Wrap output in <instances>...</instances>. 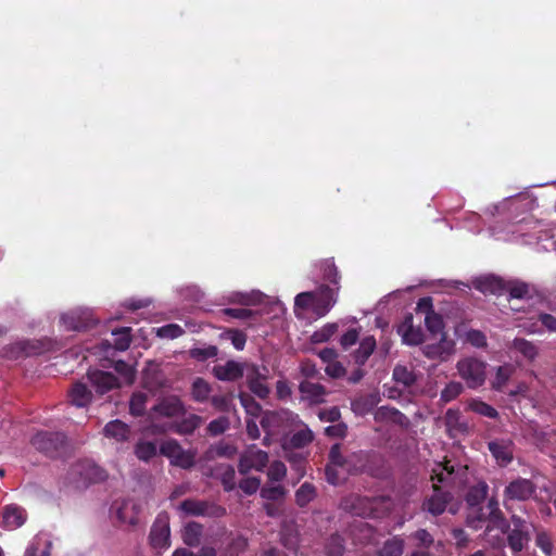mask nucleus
Returning <instances> with one entry per match:
<instances>
[{
	"label": "nucleus",
	"instance_id": "10",
	"mask_svg": "<svg viewBox=\"0 0 556 556\" xmlns=\"http://www.w3.org/2000/svg\"><path fill=\"white\" fill-rule=\"evenodd\" d=\"M31 444L46 455L56 457L65 448L66 437L63 432L39 431L33 437Z\"/></svg>",
	"mask_w": 556,
	"mask_h": 556
},
{
	"label": "nucleus",
	"instance_id": "28",
	"mask_svg": "<svg viewBox=\"0 0 556 556\" xmlns=\"http://www.w3.org/2000/svg\"><path fill=\"white\" fill-rule=\"evenodd\" d=\"M475 287L483 293L502 294L506 289V282L496 276H485L478 278Z\"/></svg>",
	"mask_w": 556,
	"mask_h": 556
},
{
	"label": "nucleus",
	"instance_id": "44",
	"mask_svg": "<svg viewBox=\"0 0 556 556\" xmlns=\"http://www.w3.org/2000/svg\"><path fill=\"white\" fill-rule=\"evenodd\" d=\"M404 551V540L400 536H393L387 540L379 549V556H402Z\"/></svg>",
	"mask_w": 556,
	"mask_h": 556
},
{
	"label": "nucleus",
	"instance_id": "43",
	"mask_svg": "<svg viewBox=\"0 0 556 556\" xmlns=\"http://www.w3.org/2000/svg\"><path fill=\"white\" fill-rule=\"evenodd\" d=\"M182 417L175 426V431L180 434H190L202 424V418L195 414L184 415Z\"/></svg>",
	"mask_w": 556,
	"mask_h": 556
},
{
	"label": "nucleus",
	"instance_id": "36",
	"mask_svg": "<svg viewBox=\"0 0 556 556\" xmlns=\"http://www.w3.org/2000/svg\"><path fill=\"white\" fill-rule=\"evenodd\" d=\"M444 424L451 437L463 433L467 429V426L462 420L460 413L457 409L450 408L446 410L444 416Z\"/></svg>",
	"mask_w": 556,
	"mask_h": 556
},
{
	"label": "nucleus",
	"instance_id": "56",
	"mask_svg": "<svg viewBox=\"0 0 556 556\" xmlns=\"http://www.w3.org/2000/svg\"><path fill=\"white\" fill-rule=\"evenodd\" d=\"M337 329H338L337 324L328 323L312 334L311 341L313 343L327 342L337 332Z\"/></svg>",
	"mask_w": 556,
	"mask_h": 556
},
{
	"label": "nucleus",
	"instance_id": "38",
	"mask_svg": "<svg viewBox=\"0 0 556 556\" xmlns=\"http://www.w3.org/2000/svg\"><path fill=\"white\" fill-rule=\"evenodd\" d=\"M490 517L486 525V532H491L493 529L504 530L506 520L502 516L498 509V503L495 500H490L488 504Z\"/></svg>",
	"mask_w": 556,
	"mask_h": 556
},
{
	"label": "nucleus",
	"instance_id": "48",
	"mask_svg": "<svg viewBox=\"0 0 556 556\" xmlns=\"http://www.w3.org/2000/svg\"><path fill=\"white\" fill-rule=\"evenodd\" d=\"M266 295L261 291L253 290L251 292H236L231 295L230 300L243 305H254L264 302Z\"/></svg>",
	"mask_w": 556,
	"mask_h": 556
},
{
	"label": "nucleus",
	"instance_id": "63",
	"mask_svg": "<svg viewBox=\"0 0 556 556\" xmlns=\"http://www.w3.org/2000/svg\"><path fill=\"white\" fill-rule=\"evenodd\" d=\"M155 330L157 337L163 339H176L184 333V329L176 324H168L162 327H159Z\"/></svg>",
	"mask_w": 556,
	"mask_h": 556
},
{
	"label": "nucleus",
	"instance_id": "14",
	"mask_svg": "<svg viewBox=\"0 0 556 556\" xmlns=\"http://www.w3.org/2000/svg\"><path fill=\"white\" fill-rule=\"evenodd\" d=\"M267 464L268 453L252 444L241 453L238 468L241 475H247L251 470L263 471Z\"/></svg>",
	"mask_w": 556,
	"mask_h": 556
},
{
	"label": "nucleus",
	"instance_id": "20",
	"mask_svg": "<svg viewBox=\"0 0 556 556\" xmlns=\"http://www.w3.org/2000/svg\"><path fill=\"white\" fill-rule=\"evenodd\" d=\"M87 377L96 392L101 395L121 387L118 379L112 372L91 369Z\"/></svg>",
	"mask_w": 556,
	"mask_h": 556
},
{
	"label": "nucleus",
	"instance_id": "64",
	"mask_svg": "<svg viewBox=\"0 0 556 556\" xmlns=\"http://www.w3.org/2000/svg\"><path fill=\"white\" fill-rule=\"evenodd\" d=\"M326 552L328 556H342L344 552L343 539L338 534L331 535L327 543Z\"/></svg>",
	"mask_w": 556,
	"mask_h": 556
},
{
	"label": "nucleus",
	"instance_id": "27",
	"mask_svg": "<svg viewBox=\"0 0 556 556\" xmlns=\"http://www.w3.org/2000/svg\"><path fill=\"white\" fill-rule=\"evenodd\" d=\"M299 389L302 397L308 401L311 404H319L325 401L326 390L319 383L305 380L300 383Z\"/></svg>",
	"mask_w": 556,
	"mask_h": 556
},
{
	"label": "nucleus",
	"instance_id": "54",
	"mask_svg": "<svg viewBox=\"0 0 556 556\" xmlns=\"http://www.w3.org/2000/svg\"><path fill=\"white\" fill-rule=\"evenodd\" d=\"M453 472L454 468L448 463H435L432 468L431 480L439 483L446 482Z\"/></svg>",
	"mask_w": 556,
	"mask_h": 556
},
{
	"label": "nucleus",
	"instance_id": "41",
	"mask_svg": "<svg viewBox=\"0 0 556 556\" xmlns=\"http://www.w3.org/2000/svg\"><path fill=\"white\" fill-rule=\"evenodd\" d=\"M178 509L187 516H204L207 514L208 505L203 501L185 500Z\"/></svg>",
	"mask_w": 556,
	"mask_h": 556
},
{
	"label": "nucleus",
	"instance_id": "15",
	"mask_svg": "<svg viewBox=\"0 0 556 556\" xmlns=\"http://www.w3.org/2000/svg\"><path fill=\"white\" fill-rule=\"evenodd\" d=\"M150 544L157 552L166 551L170 545L169 517L161 513L155 518L150 531Z\"/></svg>",
	"mask_w": 556,
	"mask_h": 556
},
{
	"label": "nucleus",
	"instance_id": "6",
	"mask_svg": "<svg viewBox=\"0 0 556 556\" xmlns=\"http://www.w3.org/2000/svg\"><path fill=\"white\" fill-rule=\"evenodd\" d=\"M105 478L106 472L90 459L75 463L67 473L68 482L76 489L86 488L89 483L100 482Z\"/></svg>",
	"mask_w": 556,
	"mask_h": 556
},
{
	"label": "nucleus",
	"instance_id": "46",
	"mask_svg": "<svg viewBox=\"0 0 556 556\" xmlns=\"http://www.w3.org/2000/svg\"><path fill=\"white\" fill-rule=\"evenodd\" d=\"M350 466L339 467L338 465H327L325 469L326 479L330 484L337 485L345 479L348 472H352Z\"/></svg>",
	"mask_w": 556,
	"mask_h": 556
},
{
	"label": "nucleus",
	"instance_id": "31",
	"mask_svg": "<svg viewBox=\"0 0 556 556\" xmlns=\"http://www.w3.org/2000/svg\"><path fill=\"white\" fill-rule=\"evenodd\" d=\"M455 333L464 342L469 343L476 349H483L488 344L485 334L480 330L463 329L462 327H457L455 329Z\"/></svg>",
	"mask_w": 556,
	"mask_h": 556
},
{
	"label": "nucleus",
	"instance_id": "16",
	"mask_svg": "<svg viewBox=\"0 0 556 556\" xmlns=\"http://www.w3.org/2000/svg\"><path fill=\"white\" fill-rule=\"evenodd\" d=\"M185 405L176 395H169L161 399L150 413L152 421L159 418H179L185 415Z\"/></svg>",
	"mask_w": 556,
	"mask_h": 556
},
{
	"label": "nucleus",
	"instance_id": "11",
	"mask_svg": "<svg viewBox=\"0 0 556 556\" xmlns=\"http://www.w3.org/2000/svg\"><path fill=\"white\" fill-rule=\"evenodd\" d=\"M162 455L170 460V464L184 469H189L194 465L195 452L184 450L174 439L165 440L160 445Z\"/></svg>",
	"mask_w": 556,
	"mask_h": 556
},
{
	"label": "nucleus",
	"instance_id": "1",
	"mask_svg": "<svg viewBox=\"0 0 556 556\" xmlns=\"http://www.w3.org/2000/svg\"><path fill=\"white\" fill-rule=\"evenodd\" d=\"M338 301V288L323 283L314 291L301 292L294 298V315L299 319L309 316L321 318L326 316Z\"/></svg>",
	"mask_w": 556,
	"mask_h": 556
},
{
	"label": "nucleus",
	"instance_id": "58",
	"mask_svg": "<svg viewBox=\"0 0 556 556\" xmlns=\"http://www.w3.org/2000/svg\"><path fill=\"white\" fill-rule=\"evenodd\" d=\"M222 338L229 340L233 348L241 351L245 346L247 336L244 332L236 329H229L222 333Z\"/></svg>",
	"mask_w": 556,
	"mask_h": 556
},
{
	"label": "nucleus",
	"instance_id": "61",
	"mask_svg": "<svg viewBox=\"0 0 556 556\" xmlns=\"http://www.w3.org/2000/svg\"><path fill=\"white\" fill-rule=\"evenodd\" d=\"M505 291L513 299H523L529 294V286L521 281H509L506 283Z\"/></svg>",
	"mask_w": 556,
	"mask_h": 556
},
{
	"label": "nucleus",
	"instance_id": "33",
	"mask_svg": "<svg viewBox=\"0 0 556 556\" xmlns=\"http://www.w3.org/2000/svg\"><path fill=\"white\" fill-rule=\"evenodd\" d=\"M70 401L76 407H86L90 404L92 393L85 383L76 382L70 393Z\"/></svg>",
	"mask_w": 556,
	"mask_h": 556
},
{
	"label": "nucleus",
	"instance_id": "35",
	"mask_svg": "<svg viewBox=\"0 0 556 556\" xmlns=\"http://www.w3.org/2000/svg\"><path fill=\"white\" fill-rule=\"evenodd\" d=\"M515 372V366L504 364L495 368L494 377L491 380V388L495 391H503L509 379Z\"/></svg>",
	"mask_w": 556,
	"mask_h": 556
},
{
	"label": "nucleus",
	"instance_id": "8",
	"mask_svg": "<svg viewBox=\"0 0 556 556\" xmlns=\"http://www.w3.org/2000/svg\"><path fill=\"white\" fill-rule=\"evenodd\" d=\"M488 364L473 356L460 358L456 364L459 377L469 389L482 387L486 379Z\"/></svg>",
	"mask_w": 556,
	"mask_h": 556
},
{
	"label": "nucleus",
	"instance_id": "5",
	"mask_svg": "<svg viewBox=\"0 0 556 556\" xmlns=\"http://www.w3.org/2000/svg\"><path fill=\"white\" fill-rule=\"evenodd\" d=\"M289 431L293 432L292 435L289 439L286 437L281 443L285 452H287L290 447L303 448L314 440L313 431L299 417L298 421L292 424V427ZM286 457L291 463L292 467L298 471L299 476L303 477V456L296 453H286Z\"/></svg>",
	"mask_w": 556,
	"mask_h": 556
},
{
	"label": "nucleus",
	"instance_id": "60",
	"mask_svg": "<svg viewBox=\"0 0 556 556\" xmlns=\"http://www.w3.org/2000/svg\"><path fill=\"white\" fill-rule=\"evenodd\" d=\"M463 390L464 387L460 382L451 381L441 391V401L444 403H448L455 400L463 392Z\"/></svg>",
	"mask_w": 556,
	"mask_h": 556
},
{
	"label": "nucleus",
	"instance_id": "17",
	"mask_svg": "<svg viewBox=\"0 0 556 556\" xmlns=\"http://www.w3.org/2000/svg\"><path fill=\"white\" fill-rule=\"evenodd\" d=\"M60 321L65 330H81L89 327L94 319L89 308L78 307L61 315Z\"/></svg>",
	"mask_w": 556,
	"mask_h": 556
},
{
	"label": "nucleus",
	"instance_id": "40",
	"mask_svg": "<svg viewBox=\"0 0 556 556\" xmlns=\"http://www.w3.org/2000/svg\"><path fill=\"white\" fill-rule=\"evenodd\" d=\"M376 349V339L372 336L365 337L354 354L358 365H364Z\"/></svg>",
	"mask_w": 556,
	"mask_h": 556
},
{
	"label": "nucleus",
	"instance_id": "50",
	"mask_svg": "<svg viewBox=\"0 0 556 556\" xmlns=\"http://www.w3.org/2000/svg\"><path fill=\"white\" fill-rule=\"evenodd\" d=\"M425 325L430 333L433 336H445L444 333V323L441 315L435 312H428L425 316Z\"/></svg>",
	"mask_w": 556,
	"mask_h": 556
},
{
	"label": "nucleus",
	"instance_id": "30",
	"mask_svg": "<svg viewBox=\"0 0 556 556\" xmlns=\"http://www.w3.org/2000/svg\"><path fill=\"white\" fill-rule=\"evenodd\" d=\"M214 375L218 380L231 381L243 375V368L240 363L229 361L224 365L215 366Z\"/></svg>",
	"mask_w": 556,
	"mask_h": 556
},
{
	"label": "nucleus",
	"instance_id": "51",
	"mask_svg": "<svg viewBox=\"0 0 556 556\" xmlns=\"http://www.w3.org/2000/svg\"><path fill=\"white\" fill-rule=\"evenodd\" d=\"M315 497L316 489L308 482H304L295 492V502L300 507H305Z\"/></svg>",
	"mask_w": 556,
	"mask_h": 556
},
{
	"label": "nucleus",
	"instance_id": "2",
	"mask_svg": "<svg viewBox=\"0 0 556 556\" xmlns=\"http://www.w3.org/2000/svg\"><path fill=\"white\" fill-rule=\"evenodd\" d=\"M491 235L498 240L521 242L525 244L552 239V245L556 249V233L552 232L551 229L543 228L542 223L533 217L511 220L506 229L493 227L491 228Z\"/></svg>",
	"mask_w": 556,
	"mask_h": 556
},
{
	"label": "nucleus",
	"instance_id": "39",
	"mask_svg": "<svg viewBox=\"0 0 556 556\" xmlns=\"http://www.w3.org/2000/svg\"><path fill=\"white\" fill-rule=\"evenodd\" d=\"M466 407L467 409L486 418L496 419L498 417V412L480 399H470L467 401Z\"/></svg>",
	"mask_w": 556,
	"mask_h": 556
},
{
	"label": "nucleus",
	"instance_id": "47",
	"mask_svg": "<svg viewBox=\"0 0 556 556\" xmlns=\"http://www.w3.org/2000/svg\"><path fill=\"white\" fill-rule=\"evenodd\" d=\"M157 446L152 441H139L135 446V455L142 462H149L156 456Z\"/></svg>",
	"mask_w": 556,
	"mask_h": 556
},
{
	"label": "nucleus",
	"instance_id": "18",
	"mask_svg": "<svg viewBox=\"0 0 556 556\" xmlns=\"http://www.w3.org/2000/svg\"><path fill=\"white\" fill-rule=\"evenodd\" d=\"M535 493V485L529 479L518 478L511 481L504 492L505 505L508 501H527Z\"/></svg>",
	"mask_w": 556,
	"mask_h": 556
},
{
	"label": "nucleus",
	"instance_id": "23",
	"mask_svg": "<svg viewBox=\"0 0 556 556\" xmlns=\"http://www.w3.org/2000/svg\"><path fill=\"white\" fill-rule=\"evenodd\" d=\"M397 333L401 336L403 343L407 345H418L424 339L421 329L414 327L412 316H407L399 326Z\"/></svg>",
	"mask_w": 556,
	"mask_h": 556
},
{
	"label": "nucleus",
	"instance_id": "26",
	"mask_svg": "<svg viewBox=\"0 0 556 556\" xmlns=\"http://www.w3.org/2000/svg\"><path fill=\"white\" fill-rule=\"evenodd\" d=\"M376 422H387L400 426L407 425L408 420L400 410L394 407L381 406L374 413Z\"/></svg>",
	"mask_w": 556,
	"mask_h": 556
},
{
	"label": "nucleus",
	"instance_id": "45",
	"mask_svg": "<svg viewBox=\"0 0 556 556\" xmlns=\"http://www.w3.org/2000/svg\"><path fill=\"white\" fill-rule=\"evenodd\" d=\"M377 403L376 395L359 396L351 402L352 410L358 415L364 416L368 414Z\"/></svg>",
	"mask_w": 556,
	"mask_h": 556
},
{
	"label": "nucleus",
	"instance_id": "29",
	"mask_svg": "<svg viewBox=\"0 0 556 556\" xmlns=\"http://www.w3.org/2000/svg\"><path fill=\"white\" fill-rule=\"evenodd\" d=\"M106 438L114 439L116 442H125L130 437V428L119 419L108 422L103 429Z\"/></svg>",
	"mask_w": 556,
	"mask_h": 556
},
{
	"label": "nucleus",
	"instance_id": "34",
	"mask_svg": "<svg viewBox=\"0 0 556 556\" xmlns=\"http://www.w3.org/2000/svg\"><path fill=\"white\" fill-rule=\"evenodd\" d=\"M448 501V494L442 492L435 483H433V494L425 503V508L432 515H440L445 510L446 503Z\"/></svg>",
	"mask_w": 556,
	"mask_h": 556
},
{
	"label": "nucleus",
	"instance_id": "12",
	"mask_svg": "<svg viewBox=\"0 0 556 556\" xmlns=\"http://www.w3.org/2000/svg\"><path fill=\"white\" fill-rule=\"evenodd\" d=\"M535 206V199L527 193L522 192L516 195H510L503 200L501 203L493 205L492 215H509L513 219L517 216H513V213L519 208L522 211H531Z\"/></svg>",
	"mask_w": 556,
	"mask_h": 556
},
{
	"label": "nucleus",
	"instance_id": "52",
	"mask_svg": "<svg viewBox=\"0 0 556 556\" xmlns=\"http://www.w3.org/2000/svg\"><path fill=\"white\" fill-rule=\"evenodd\" d=\"M393 379L403 387H410L416 381V374L406 366L397 365L393 369Z\"/></svg>",
	"mask_w": 556,
	"mask_h": 556
},
{
	"label": "nucleus",
	"instance_id": "9",
	"mask_svg": "<svg viewBox=\"0 0 556 556\" xmlns=\"http://www.w3.org/2000/svg\"><path fill=\"white\" fill-rule=\"evenodd\" d=\"M533 530V525L520 517L513 516L510 523L506 522L504 530L501 533H507L508 546L514 553L521 552L530 540V534Z\"/></svg>",
	"mask_w": 556,
	"mask_h": 556
},
{
	"label": "nucleus",
	"instance_id": "42",
	"mask_svg": "<svg viewBox=\"0 0 556 556\" xmlns=\"http://www.w3.org/2000/svg\"><path fill=\"white\" fill-rule=\"evenodd\" d=\"M202 536V526L197 522H189L182 530L184 543L188 546L199 545Z\"/></svg>",
	"mask_w": 556,
	"mask_h": 556
},
{
	"label": "nucleus",
	"instance_id": "13",
	"mask_svg": "<svg viewBox=\"0 0 556 556\" xmlns=\"http://www.w3.org/2000/svg\"><path fill=\"white\" fill-rule=\"evenodd\" d=\"M519 327L530 334L556 332V316L548 313H535L520 320Z\"/></svg>",
	"mask_w": 556,
	"mask_h": 556
},
{
	"label": "nucleus",
	"instance_id": "32",
	"mask_svg": "<svg viewBox=\"0 0 556 556\" xmlns=\"http://www.w3.org/2000/svg\"><path fill=\"white\" fill-rule=\"evenodd\" d=\"M510 349L520 354L527 362H533L539 355L538 345L522 338H516L511 342Z\"/></svg>",
	"mask_w": 556,
	"mask_h": 556
},
{
	"label": "nucleus",
	"instance_id": "7",
	"mask_svg": "<svg viewBox=\"0 0 556 556\" xmlns=\"http://www.w3.org/2000/svg\"><path fill=\"white\" fill-rule=\"evenodd\" d=\"M142 511V503L131 497L117 498L112 502L109 516L114 522L121 526L135 527L139 522Z\"/></svg>",
	"mask_w": 556,
	"mask_h": 556
},
{
	"label": "nucleus",
	"instance_id": "24",
	"mask_svg": "<svg viewBox=\"0 0 556 556\" xmlns=\"http://www.w3.org/2000/svg\"><path fill=\"white\" fill-rule=\"evenodd\" d=\"M52 541L48 533L39 532L28 543L25 556H50Z\"/></svg>",
	"mask_w": 556,
	"mask_h": 556
},
{
	"label": "nucleus",
	"instance_id": "57",
	"mask_svg": "<svg viewBox=\"0 0 556 556\" xmlns=\"http://www.w3.org/2000/svg\"><path fill=\"white\" fill-rule=\"evenodd\" d=\"M148 396L143 392H135L129 402V410L134 416H141L146 412Z\"/></svg>",
	"mask_w": 556,
	"mask_h": 556
},
{
	"label": "nucleus",
	"instance_id": "37",
	"mask_svg": "<svg viewBox=\"0 0 556 556\" xmlns=\"http://www.w3.org/2000/svg\"><path fill=\"white\" fill-rule=\"evenodd\" d=\"M320 269V278L324 281H328L331 283L330 288H338L340 290V276L338 273V268L334 265L333 260H325L320 262L318 265Z\"/></svg>",
	"mask_w": 556,
	"mask_h": 556
},
{
	"label": "nucleus",
	"instance_id": "59",
	"mask_svg": "<svg viewBox=\"0 0 556 556\" xmlns=\"http://www.w3.org/2000/svg\"><path fill=\"white\" fill-rule=\"evenodd\" d=\"M287 475V467L280 460L273 462L267 470V478L270 482H280Z\"/></svg>",
	"mask_w": 556,
	"mask_h": 556
},
{
	"label": "nucleus",
	"instance_id": "55",
	"mask_svg": "<svg viewBox=\"0 0 556 556\" xmlns=\"http://www.w3.org/2000/svg\"><path fill=\"white\" fill-rule=\"evenodd\" d=\"M114 337V350L126 351L130 345V328L125 327L112 332Z\"/></svg>",
	"mask_w": 556,
	"mask_h": 556
},
{
	"label": "nucleus",
	"instance_id": "19",
	"mask_svg": "<svg viewBox=\"0 0 556 556\" xmlns=\"http://www.w3.org/2000/svg\"><path fill=\"white\" fill-rule=\"evenodd\" d=\"M514 442L508 438H497L488 443V448L496 464L505 467L514 458Z\"/></svg>",
	"mask_w": 556,
	"mask_h": 556
},
{
	"label": "nucleus",
	"instance_id": "4",
	"mask_svg": "<svg viewBox=\"0 0 556 556\" xmlns=\"http://www.w3.org/2000/svg\"><path fill=\"white\" fill-rule=\"evenodd\" d=\"M294 421H298V415L290 410L266 412L261 419V426L265 431L264 445L269 446L276 441L282 443Z\"/></svg>",
	"mask_w": 556,
	"mask_h": 556
},
{
	"label": "nucleus",
	"instance_id": "53",
	"mask_svg": "<svg viewBox=\"0 0 556 556\" xmlns=\"http://www.w3.org/2000/svg\"><path fill=\"white\" fill-rule=\"evenodd\" d=\"M211 393L210 384L202 378H197L192 383V399L195 402H205Z\"/></svg>",
	"mask_w": 556,
	"mask_h": 556
},
{
	"label": "nucleus",
	"instance_id": "22",
	"mask_svg": "<svg viewBox=\"0 0 556 556\" xmlns=\"http://www.w3.org/2000/svg\"><path fill=\"white\" fill-rule=\"evenodd\" d=\"M51 348L42 342H38V345L31 342H16L9 348L4 349V355L10 358H17L20 353H25L26 355L33 354H41L43 352L50 351Z\"/></svg>",
	"mask_w": 556,
	"mask_h": 556
},
{
	"label": "nucleus",
	"instance_id": "25",
	"mask_svg": "<svg viewBox=\"0 0 556 556\" xmlns=\"http://www.w3.org/2000/svg\"><path fill=\"white\" fill-rule=\"evenodd\" d=\"M26 511L16 505L7 506L2 514V527L8 530H14L23 526L26 521Z\"/></svg>",
	"mask_w": 556,
	"mask_h": 556
},
{
	"label": "nucleus",
	"instance_id": "3",
	"mask_svg": "<svg viewBox=\"0 0 556 556\" xmlns=\"http://www.w3.org/2000/svg\"><path fill=\"white\" fill-rule=\"evenodd\" d=\"M341 508L363 518H380L391 509V501L384 496L368 497L351 494L341 501Z\"/></svg>",
	"mask_w": 556,
	"mask_h": 556
},
{
	"label": "nucleus",
	"instance_id": "49",
	"mask_svg": "<svg viewBox=\"0 0 556 556\" xmlns=\"http://www.w3.org/2000/svg\"><path fill=\"white\" fill-rule=\"evenodd\" d=\"M216 475L219 477L226 491H232L236 488V472L232 466H218L216 469Z\"/></svg>",
	"mask_w": 556,
	"mask_h": 556
},
{
	"label": "nucleus",
	"instance_id": "21",
	"mask_svg": "<svg viewBox=\"0 0 556 556\" xmlns=\"http://www.w3.org/2000/svg\"><path fill=\"white\" fill-rule=\"evenodd\" d=\"M454 352V343L447 340L445 336L440 337L438 343L426 344L424 346V353L429 358H437L440 361H446Z\"/></svg>",
	"mask_w": 556,
	"mask_h": 556
},
{
	"label": "nucleus",
	"instance_id": "62",
	"mask_svg": "<svg viewBox=\"0 0 556 556\" xmlns=\"http://www.w3.org/2000/svg\"><path fill=\"white\" fill-rule=\"evenodd\" d=\"M248 382H249V389L255 395H257L260 399L267 397V395L269 393V388L267 387V384L265 383L263 378H260V377H249L248 378Z\"/></svg>",
	"mask_w": 556,
	"mask_h": 556
}]
</instances>
